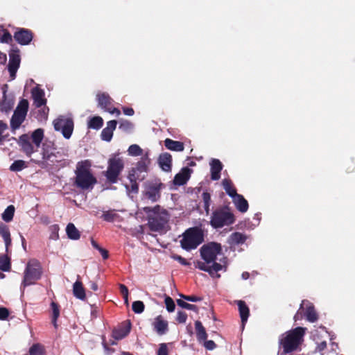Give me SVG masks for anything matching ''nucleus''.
Returning <instances> with one entry per match:
<instances>
[{
  "mask_svg": "<svg viewBox=\"0 0 355 355\" xmlns=\"http://www.w3.org/2000/svg\"><path fill=\"white\" fill-rule=\"evenodd\" d=\"M222 246L220 243L216 242H210L202 245L200 250V256L205 261H198L196 268L200 270L207 272L211 277L219 278L220 275L218 272L221 270L224 266L217 263V255L220 254Z\"/></svg>",
  "mask_w": 355,
  "mask_h": 355,
  "instance_id": "f257e3e1",
  "label": "nucleus"
},
{
  "mask_svg": "<svg viewBox=\"0 0 355 355\" xmlns=\"http://www.w3.org/2000/svg\"><path fill=\"white\" fill-rule=\"evenodd\" d=\"M8 129V125L6 123L0 120V143H2L6 140V136L3 135V133L6 130Z\"/></svg>",
  "mask_w": 355,
  "mask_h": 355,
  "instance_id": "3c124183",
  "label": "nucleus"
},
{
  "mask_svg": "<svg viewBox=\"0 0 355 355\" xmlns=\"http://www.w3.org/2000/svg\"><path fill=\"white\" fill-rule=\"evenodd\" d=\"M239 307V315L241 320L242 325L244 326L250 315V309L246 303L243 300L236 302Z\"/></svg>",
  "mask_w": 355,
  "mask_h": 355,
  "instance_id": "393cba45",
  "label": "nucleus"
},
{
  "mask_svg": "<svg viewBox=\"0 0 355 355\" xmlns=\"http://www.w3.org/2000/svg\"><path fill=\"white\" fill-rule=\"evenodd\" d=\"M43 273L41 263L36 259H30L26 263L21 285L24 287L34 284L40 279Z\"/></svg>",
  "mask_w": 355,
  "mask_h": 355,
  "instance_id": "39448f33",
  "label": "nucleus"
},
{
  "mask_svg": "<svg viewBox=\"0 0 355 355\" xmlns=\"http://www.w3.org/2000/svg\"><path fill=\"white\" fill-rule=\"evenodd\" d=\"M305 328L298 327L282 335L279 344L283 348V354L295 351L301 344L305 334Z\"/></svg>",
  "mask_w": 355,
  "mask_h": 355,
  "instance_id": "7ed1b4c3",
  "label": "nucleus"
},
{
  "mask_svg": "<svg viewBox=\"0 0 355 355\" xmlns=\"http://www.w3.org/2000/svg\"><path fill=\"white\" fill-rule=\"evenodd\" d=\"M203 342H204V347L207 350H213L216 347V343L211 340H205V341H203Z\"/></svg>",
  "mask_w": 355,
  "mask_h": 355,
  "instance_id": "bf43d9fd",
  "label": "nucleus"
},
{
  "mask_svg": "<svg viewBox=\"0 0 355 355\" xmlns=\"http://www.w3.org/2000/svg\"><path fill=\"white\" fill-rule=\"evenodd\" d=\"M9 311L6 307H0V320H6L9 316Z\"/></svg>",
  "mask_w": 355,
  "mask_h": 355,
  "instance_id": "13d9d810",
  "label": "nucleus"
},
{
  "mask_svg": "<svg viewBox=\"0 0 355 355\" xmlns=\"http://www.w3.org/2000/svg\"><path fill=\"white\" fill-rule=\"evenodd\" d=\"M204 241L203 231L198 227H191L183 234V238L180 241L181 247L187 251L196 249Z\"/></svg>",
  "mask_w": 355,
  "mask_h": 355,
  "instance_id": "423d86ee",
  "label": "nucleus"
},
{
  "mask_svg": "<svg viewBox=\"0 0 355 355\" xmlns=\"http://www.w3.org/2000/svg\"><path fill=\"white\" fill-rule=\"evenodd\" d=\"M128 179L130 185L125 184V187L128 193H138L139 184L137 181L141 182L145 179V176L137 177L133 173H128Z\"/></svg>",
  "mask_w": 355,
  "mask_h": 355,
  "instance_id": "dca6fc26",
  "label": "nucleus"
},
{
  "mask_svg": "<svg viewBox=\"0 0 355 355\" xmlns=\"http://www.w3.org/2000/svg\"><path fill=\"white\" fill-rule=\"evenodd\" d=\"M173 258L175 260L178 261L182 266H189L190 265L189 262L186 259H184V257H182L180 255L175 254V255H173Z\"/></svg>",
  "mask_w": 355,
  "mask_h": 355,
  "instance_id": "052dcab7",
  "label": "nucleus"
},
{
  "mask_svg": "<svg viewBox=\"0 0 355 355\" xmlns=\"http://www.w3.org/2000/svg\"><path fill=\"white\" fill-rule=\"evenodd\" d=\"M191 171L188 167L183 168L180 173L175 175L173 179L174 184L178 186L185 184L190 178Z\"/></svg>",
  "mask_w": 355,
  "mask_h": 355,
  "instance_id": "aec40b11",
  "label": "nucleus"
},
{
  "mask_svg": "<svg viewBox=\"0 0 355 355\" xmlns=\"http://www.w3.org/2000/svg\"><path fill=\"white\" fill-rule=\"evenodd\" d=\"M202 198L203 201V207L205 209V211L206 212V214L208 215L209 214V207L211 205V195L207 191H204L202 194Z\"/></svg>",
  "mask_w": 355,
  "mask_h": 355,
  "instance_id": "ea45409f",
  "label": "nucleus"
},
{
  "mask_svg": "<svg viewBox=\"0 0 355 355\" xmlns=\"http://www.w3.org/2000/svg\"><path fill=\"white\" fill-rule=\"evenodd\" d=\"M304 305L306 306V311L304 313L306 320L311 322H315V321H317L318 319V316L313 304H311L309 301L303 300L302 304H300V310L303 309Z\"/></svg>",
  "mask_w": 355,
  "mask_h": 355,
  "instance_id": "f3484780",
  "label": "nucleus"
},
{
  "mask_svg": "<svg viewBox=\"0 0 355 355\" xmlns=\"http://www.w3.org/2000/svg\"><path fill=\"white\" fill-rule=\"evenodd\" d=\"M211 179L218 180L220 178V172L223 169V164L218 159H212L210 162Z\"/></svg>",
  "mask_w": 355,
  "mask_h": 355,
  "instance_id": "5701e85b",
  "label": "nucleus"
},
{
  "mask_svg": "<svg viewBox=\"0 0 355 355\" xmlns=\"http://www.w3.org/2000/svg\"><path fill=\"white\" fill-rule=\"evenodd\" d=\"M45 353L44 347L39 344H33L29 349L30 355H44Z\"/></svg>",
  "mask_w": 355,
  "mask_h": 355,
  "instance_id": "37998d69",
  "label": "nucleus"
},
{
  "mask_svg": "<svg viewBox=\"0 0 355 355\" xmlns=\"http://www.w3.org/2000/svg\"><path fill=\"white\" fill-rule=\"evenodd\" d=\"M27 165L26 162L21 159L15 160L10 166V170L11 171L18 172L22 171L24 168H26Z\"/></svg>",
  "mask_w": 355,
  "mask_h": 355,
  "instance_id": "a19ab883",
  "label": "nucleus"
},
{
  "mask_svg": "<svg viewBox=\"0 0 355 355\" xmlns=\"http://www.w3.org/2000/svg\"><path fill=\"white\" fill-rule=\"evenodd\" d=\"M91 166V162L88 159L77 163L74 184L78 188L87 190L92 189L96 184L97 180L92 173Z\"/></svg>",
  "mask_w": 355,
  "mask_h": 355,
  "instance_id": "f03ea898",
  "label": "nucleus"
},
{
  "mask_svg": "<svg viewBox=\"0 0 355 355\" xmlns=\"http://www.w3.org/2000/svg\"><path fill=\"white\" fill-rule=\"evenodd\" d=\"M20 56L18 52L11 53L10 54V60L8 65V69H18L20 65Z\"/></svg>",
  "mask_w": 355,
  "mask_h": 355,
  "instance_id": "f704fd0d",
  "label": "nucleus"
},
{
  "mask_svg": "<svg viewBox=\"0 0 355 355\" xmlns=\"http://www.w3.org/2000/svg\"><path fill=\"white\" fill-rule=\"evenodd\" d=\"M10 269V258L8 255L0 256V270L4 272H8Z\"/></svg>",
  "mask_w": 355,
  "mask_h": 355,
  "instance_id": "e433bc0d",
  "label": "nucleus"
},
{
  "mask_svg": "<svg viewBox=\"0 0 355 355\" xmlns=\"http://www.w3.org/2000/svg\"><path fill=\"white\" fill-rule=\"evenodd\" d=\"M154 330L159 335L165 334L168 330V322L164 320L163 317L159 315L155 318V321L153 324Z\"/></svg>",
  "mask_w": 355,
  "mask_h": 355,
  "instance_id": "6ab92c4d",
  "label": "nucleus"
},
{
  "mask_svg": "<svg viewBox=\"0 0 355 355\" xmlns=\"http://www.w3.org/2000/svg\"><path fill=\"white\" fill-rule=\"evenodd\" d=\"M51 307L52 309V323L55 328H57V320L60 316V306L58 303L52 302Z\"/></svg>",
  "mask_w": 355,
  "mask_h": 355,
  "instance_id": "4c0bfd02",
  "label": "nucleus"
},
{
  "mask_svg": "<svg viewBox=\"0 0 355 355\" xmlns=\"http://www.w3.org/2000/svg\"><path fill=\"white\" fill-rule=\"evenodd\" d=\"M165 187V185L159 180H156L148 183L146 186L144 196L152 202H155L161 198V190Z\"/></svg>",
  "mask_w": 355,
  "mask_h": 355,
  "instance_id": "9b49d317",
  "label": "nucleus"
},
{
  "mask_svg": "<svg viewBox=\"0 0 355 355\" xmlns=\"http://www.w3.org/2000/svg\"><path fill=\"white\" fill-rule=\"evenodd\" d=\"M233 201L235 204L236 209L239 211H241V213H245L248 211V202L242 195L238 194L236 197L233 198Z\"/></svg>",
  "mask_w": 355,
  "mask_h": 355,
  "instance_id": "cd10ccee",
  "label": "nucleus"
},
{
  "mask_svg": "<svg viewBox=\"0 0 355 355\" xmlns=\"http://www.w3.org/2000/svg\"><path fill=\"white\" fill-rule=\"evenodd\" d=\"M119 289H120V292L123 296L128 295V289L127 286H125L124 284H119Z\"/></svg>",
  "mask_w": 355,
  "mask_h": 355,
  "instance_id": "338daca9",
  "label": "nucleus"
},
{
  "mask_svg": "<svg viewBox=\"0 0 355 355\" xmlns=\"http://www.w3.org/2000/svg\"><path fill=\"white\" fill-rule=\"evenodd\" d=\"M73 121L71 118L60 116L53 121L54 129L61 131L65 139H69L73 130Z\"/></svg>",
  "mask_w": 355,
  "mask_h": 355,
  "instance_id": "9d476101",
  "label": "nucleus"
},
{
  "mask_svg": "<svg viewBox=\"0 0 355 355\" xmlns=\"http://www.w3.org/2000/svg\"><path fill=\"white\" fill-rule=\"evenodd\" d=\"M133 123L128 120H121L119 128L124 132H129L133 128Z\"/></svg>",
  "mask_w": 355,
  "mask_h": 355,
  "instance_id": "de8ad7c7",
  "label": "nucleus"
},
{
  "mask_svg": "<svg viewBox=\"0 0 355 355\" xmlns=\"http://www.w3.org/2000/svg\"><path fill=\"white\" fill-rule=\"evenodd\" d=\"M144 211L148 215L149 214H151V215H154V214H161V212L160 210H161V207L159 205H156L154 207H144Z\"/></svg>",
  "mask_w": 355,
  "mask_h": 355,
  "instance_id": "09e8293b",
  "label": "nucleus"
},
{
  "mask_svg": "<svg viewBox=\"0 0 355 355\" xmlns=\"http://www.w3.org/2000/svg\"><path fill=\"white\" fill-rule=\"evenodd\" d=\"M98 251L101 253V256H102L103 259H108V257H109V252H108V251L107 250H105V249H104L103 248H101Z\"/></svg>",
  "mask_w": 355,
  "mask_h": 355,
  "instance_id": "774afa93",
  "label": "nucleus"
},
{
  "mask_svg": "<svg viewBox=\"0 0 355 355\" xmlns=\"http://www.w3.org/2000/svg\"><path fill=\"white\" fill-rule=\"evenodd\" d=\"M157 355H168L167 344L161 343L157 350Z\"/></svg>",
  "mask_w": 355,
  "mask_h": 355,
  "instance_id": "6e6d98bb",
  "label": "nucleus"
},
{
  "mask_svg": "<svg viewBox=\"0 0 355 355\" xmlns=\"http://www.w3.org/2000/svg\"><path fill=\"white\" fill-rule=\"evenodd\" d=\"M130 331V323L129 325L125 327L114 329L112 331V337L115 340H121L128 335Z\"/></svg>",
  "mask_w": 355,
  "mask_h": 355,
  "instance_id": "2f4dec72",
  "label": "nucleus"
},
{
  "mask_svg": "<svg viewBox=\"0 0 355 355\" xmlns=\"http://www.w3.org/2000/svg\"><path fill=\"white\" fill-rule=\"evenodd\" d=\"M3 239L5 242L6 252L7 253H8L9 247L11 245V242H12L11 237H10V233L9 234L6 235V236L3 237Z\"/></svg>",
  "mask_w": 355,
  "mask_h": 355,
  "instance_id": "680f3d73",
  "label": "nucleus"
},
{
  "mask_svg": "<svg viewBox=\"0 0 355 355\" xmlns=\"http://www.w3.org/2000/svg\"><path fill=\"white\" fill-rule=\"evenodd\" d=\"M151 164V159L149 157L148 152H146L138 161L135 167H132L129 173H133L137 177L145 176L149 171V166Z\"/></svg>",
  "mask_w": 355,
  "mask_h": 355,
  "instance_id": "f8f14e48",
  "label": "nucleus"
},
{
  "mask_svg": "<svg viewBox=\"0 0 355 355\" xmlns=\"http://www.w3.org/2000/svg\"><path fill=\"white\" fill-rule=\"evenodd\" d=\"M103 125V120L99 116H93L88 121L87 126L89 128L99 130Z\"/></svg>",
  "mask_w": 355,
  "mask_h": 355,
  "instance_id": "c9c22d12",
  "label": "nucleus"
},
{
  "mask_svg": "<svg viewBox=\"0 0 355 355\" xmlns=\"http://www.w3.org/2000/svg\"><path fill=\"white\" fill-rule=\"evenodd\" d=\"M195 328L196 331V337L200 343L205 341V340H207V334L200 321L197 320L195 322Z\"/></svg>",
  "mask_w": 355,
  "mask_h": 355,
  "instance_id": "c85d7f7f",
  "label": "nucleus"
},
{
  "mask_svg": "<svg viewBox=\"0 0 355 355\" xmlns=\"http://www.w3.org/2000/svg\"><path fill=\"white\" fill-rule=\"evenodd\" d=\"M164 146L167 149L177 152L183 151L184 149L183 142L175 141L169 138L165 139Z\"/></svg>",
  "mask_w": 355,
  "mask_h": 355,
  "instance_id": "bb28decb",
  "label": "nucleus"
},
{
  "mask_svg": "<svg viewBox=\"0 0 355 355\" xmlns=\"http://www.w3.org/2000/svg\"><path fill=\"white\" fill-rule=\"evenodd\" d=\"M96 99L98 101V106L105 111L110 114H115L116 116H119L121 114V111L118 108L114 107L112 104L113 100L108 94L99 93L96 95Z\"/></svg>",
  "mask_w": 355,
  "mask_h": 355,
  "instance_id": "ddd939ff",
  "label": "nucleus"
},
{
  "mask_svg": "<svg viewBox=\"0 0 355 355\" xmlns=\"http://www.w3.org/2000/svg\"><path fill=\"white\" fill-rule=\"evenodd\" d=\"M12 40V35L8 31H6L0 38V42L2 43L9 44Z\"/></svg>",
  "mask_w": 355,
  "mask_h": 355,
  "instance_id": "864d4df0",
  "label": "nucleus"
},
{
  "mask_svg": "<svg viewBox=\"0 0 355 355\" xmlns=\"http://www.w3.org/2000/svg\"><path fill=\"white\" fill-rule=\"evenodd\" d=\"M32 97L33 103L36 107H41L46 103V99L44 97V92L38 87H35L32 89Z\"/></svg>",
  "mask_w": 355,
  "mask_h": 355,
  "instance_id": "a211bd4d",
  "label": "nucleus"
},
{
  "mask_svg": "<svg viewBox=\"0 0 355 355\" xmlns=\"http://www.w3.org/2000/svg\"><path fill=\"white\" fill-rule=\"evenodd\" d=\"M180 297L187 301L193 302H200L202 300L201 297H198L196 295H185L183 294H180Z\"/></svg>",
  "mask_w": 355,
  "mask_h": 355,
  "instance_id": "5fc2aeb1",
  "label": "nucleus"
},
{
  "mask_svg": "<svg viewBox=\"0 0 355 355\" xmlns=\"http://www.w3.org/2000/svg\"><path fill=\"white\" fill-rule=\"evenodd\" d=\"M148 225L153 232L162 230L168 220V214L166 210L163 209L161 214L148 215Z\"/></svg>",
  "mask_w": 355,
  "mask_h": 355,
  "instance_id": "1a4fd4ad",
  "label": "nucleus"
},
{
  "mask_svg": "<svg viewBox=\"0 0 355 355\" xmlns=\"http://www.w3.org/2000/svg\"><path fill=\"white\" fill-rule=\"evenodd\" d=\"M164 303L166 305V308L168 312H173L175 311V304L173 300L171 297L166 296Z\"/></svg>",
  "mask_w": 355,
  "mask_h": 355,
  "instance_id": "8fccbe9b",
  "label": "nucleus"
},
{
  "mask_svg": "<svg viewBox=\"0 0 355 355\" xmlns=\"http://www.w3.org/2000/svg\"><path fill=\"white\" fill-rule=\"evenodd\" d=\"M17 143L26 156L31 157L35 152L34 147L31 143L30 137L27 134L21 135L19 137Z\"/></svg>",
  "mask_w": 355,
  "mask_h": 355,
  "instance_id": "2eb2a0df",
  "label": "nucleus"
},
{
  "mask_svg": "<svg viewBox=\"0 0 355 355\" xmlns=\"http://www.w3.org/2000/svg\"><path fill=\"white\" fill-rule=\"evenodd\" d=\"M33 38V32L26 28H19L14 33V39L21 45H28Z\"/></svg>",
  "mask_w": 355,
  "mask_h": 355,
  "instance_id": "4468645a",
  "label": "nucleus"
},
{
  "mask_svg": "<svg viewBox=\"0 0 355 355\" xmlns=\"http://www.w3.org/2000/svg\"><path fill=\"white\" fill-rule=\"evenodd\" d=\"M158 164L159 167L166 172L171 171L172 168V156L168 153H164L159 155L158 158Z\"/></svg>",
  "mask_w": 355,
  "mask_h": 355,
  "instance_id": "4be33fe9",
  "label": "nucleus"
},
{
  "mask_svg": "<svg viewBox=\"0 0 355 355\" xmlns=\"http://www.w3.org/2000/svg\"><path fill=\"white\" fill-rule=\"evenodd\" d=\"M28 101L26 99H21L10 119V127L12 130H15L19 128L21 123L24 121L27 112L28 111Z\"/></svg>",
  "mask_w": 355,
  "mask_h": 355,
  "instance_id": "6e6552de",
  "label": "nucleus"
},
{
  "mask_svg": "<svg viewBox=\"0 0 355 355\" xmlns=\"http://www.w3.org/2000/svg\"><path fill=\"white\" fill-rule=\"evenodd\" d=\"M123 112L124 114L128 116H132L135 114V111L132 107H123Z\"/></svg>",
  "mask_w": 355,
  "mask_h": 355,
  "instance_id": "69168bd1",
  "label": "nucleus"
},
{
  "mask_svg": "<svg viewBox=\"0 0 355 355\" xmlns=\"http://www.w3.org/2000/svg\"><path fill=\"white\" fill-rule=\"evenodd\" d=\"M10 234V230L8 227L4 223L0 222V235L2 237L6 236V235Z\"/></svg>",
  "mask_w": 355,
  "mask_h": 355,
  "instance_id": "4d7b16f0",
  "label": "nucleus"
},
{
  "mask_svg": "<svg viewBox=\"0 0 355 355\" xmlns=\"http://www.w3.org/2000/svg\"><path fill=\"white\" fill-rule=\"evenodd\" d=\"M52 231V235L51 236V239H58V230L59 226L58 225H53L51 227Z\"/></svg>",
  "mask_w": 355,
  "mask_h": 355,
  "instance_id": "e2e57ef3",
  "label": "nucleus"
},
{
  "mask_svg": "<svg viewBox=\"0 0 355 355\" xmlns=\"http://www.w3.org/2000/svg\"><path fill=\"white\" fill-rule=\"evenodd\" d=\"M8 87L7 85H4L3 87V100L0 104V110L2 112H8L10 111L14 105V100L13 99H8L6 96V88Z\"/></svg>",
  "mask_w": 355,
  "mask_h": 355,
  "instance_id": "b1692460",
  "label": "nucleus"
},
{
  "mask_svg": "<svg viewBox=\"0 0 355 355\" xmlns=\"http://www.w3.org/2000/svg\"><path fill=\"white\" fill-rule=\"evenodd\" d=\"M119 216L114 211V210H109L103 211L101 218L107 222H114Z\"/></svg>",
  "mask_w": 355,
  "mask_h": 355,
  "instance_id": "79ce46f5",
  "label": "nucleus"
},
{
  "mask_svg": "<svg viewBox=\"0 0 355 355\" xmlns=\"http://www.w3.org/2000/svg\"><path fill=\"white\" fill-rule=\"evenodd\" d=\"M15 209L13 205L8 206L1 215L2 219L7 223L11 221L15 214Z\"/></svg>",
  "mask_w": 355,
  "mask_h": 355,
  "instance_id": "58836bf2",
  "label": "nucleus"
},
{
  "mask_svg": "<svg viewBox=\"0 0 355 355\" xmlns=\"http://www.w3.org/2000/svg\"><path fill=\"white\" fill-rule=\"evenodd\" d=\"M326 348H327V342L322 341L321 343L318 344L315 350L317 352H321Z\"/></svg>",
  "mask_w": 355,
  "mask_h": 355,
  "instance_id": "0e129e2a",
  "label": "nucleus"
},
{
  "mask_svg": "<svg viewBox=\"0 0 355 355\" xmlns=\"http://www.w3.org/2000/svg\"><path fill=\"white\" fill-rule=\"evenodd\" d=\"M73 293L76 297L80 300L85 298V291L81 282L76 281L73 286Z\"/></svg>",
  "mask_w": 355,
  "mask_h": 355,
  "instance_id": "7c9ffc66",
  "label": "nucleus"
},
{
  "mask_svg": "<svg viewBox=\"0 0 355 355\" xmlns=\"http://www.w3.org/2000/svg\"><path fill=\"white\" fill-rule=\"evenodd\" d=\"M177 304L183 309L191 310L196 313L198 311V308L196 305L189 304L181 299L177 300Z\"/></svg>",
  "mask_w": 355,
  "mask_h": 355,
  "instance_id": "a18cd8bd",
  "label": "nucleus"
},
{
  "mask_svg": "<svg viewBox=\"0 0 355 355\" xmlns=\"http://www.w3.org/2000/svg\"><path fill=\"white\" fill-rule=\"evenodd\" d=\"M117 125L116 120H111L107 123V126L103 129L101 137L102 140L105 141H110L113 137V132Z\"/></svg>",
  "mask_w": 355,
  "mask_h": 355,
  "instance_id": "412c9836",
  "label": "nucleus"
},
{
  "mask_svg": "<svg viewBox=\"0 0 355 355\" xmlns=\"http://www.w3.org/2000/svg\"><path fill=\"white\" fill-rule=\"evenodd\" d=\"M67 236L72 240H78L80 237V233L74 224L69 223L66 227Z\"/></svg>",
  "mask_w": 355,
  "mask_h": 355,
  "instance_id": "473e14b6",
  "label": "nucleus"
},
{
  "mask_svg": "<svg viewBox=\"0 0 355 355\" xmlns=\"http://www.w3.org/2000/svg\"><path fill=\"white\" fill-rule=\"evenodd\" d=\"M247 240V236L243 233L236 232L232 233L228 239V243L231 245L243 244Z\"/></svg>",
  "mask_w": 355,
  "mask_h": 355,
  "instance_id": "a878e982",
  "label": "nucleus"
},
{
  "mask_svg": "<svg viewBox=\"0 0 355 355\" xmlns=\"http://www.w3.org/2000/svg\"><path fill=\"white\" fill-rule=\"evenodd\" d=\"M44 138V130L37 128L31 135V139L37 148H39Z\"/></svg>",
  "mask_w": 355,
  "mask_h": 355,
  "instance_id": "72a5a7b5",
  "label": "nucleus"
},
{
  "mask_svg": "<svg viewBox=\"0 0 355 355\" xmlns=\"http://www.w3.org/2000/svg\"><path fill=\"white\" fill-rule=\"evenodd\" d=\"M187 320V314L184 311H179L177 313L176 320L179 323H185Z\"/></svg>",
  "mask_w": 355,
  "mask_h": 355,
  "instance_id": "603ef678",
  "label": "nucleus"
},
{
  "mask_svg": "<svg viewBox=\"0 0 355 355\" xmlns=\"http://www.w3.org/2000/svg\"><path fill=\"white\" fill-rule=\"evenodd\" d=\"M128 154L131 156H139L143 155V150L137 144L130 145L128 150Z\"/></svg>",
  "mask_w": 355,
  "mask_h": 355,
  "instance_id": "c03bdc74",
  "label": "nucleus"
},
{
  "mask_svg": "<svg viewBox=\"0 0 355 355\" xmlns=\"http://www.w3.org/2000/svg\"><path fill=\"white\" fill-rule=\"evenodd\" d=\"M123 168L124 162L122 158L119 157L110 158L107 162V171L104 173L107 181L110 184L116 183Z\"/></svg>",
  "mask_w": 355,
  "mask_h": 355,
  "instance_id": "0eeeda50",
  "label": "nucleus"
},
{
  "mask_svg": "<svg viewBox=\"0 0 355 355\" xmlns=\"http://www.w3.org/2000/svg\"><path fill=\"white\" fill-rule=\"evenodd\" d=\"M234 222V214L228 207L225 206L218 208L212 212L210 225L212 227L218 229L224 226H229Z\"/></svg>",
  "mask_w": 355,
  "mask_h": 355,
  "instance_id": "20e7f679",
  "label": "nucleus"
},
{
  "mask_svg": "<svg viewBox=\"0 0 355 355\" xmlns=\"http://www.w3.org/2000/svg\"><path fill=\"white\" fill-rule=\"evenodd\" d=\"M222 185L227 194L229 195L232 198H234L239 194L237 193L236 189L234 187L231 180L224 179L222 182Z\"/></svg>",
  "mask_w": 355,
  "mask_h": 355,
  "instance_id": "c756f323",
  "label": "nucleus"
},
{
  "mask_svg": "<svg viewBox=\"0 0 355 355\" xmlns=\"http://www.w3.org/2000/svg\"><path fill=\"white\" fill-rule=\"evenodd\" d=\"M145 305L142 301H135L132 304V311L135 313H141L144 311Z\"/></svg>",
  "mask_w": 355,
  "mask_h": 355,
  "instance_id": "49530a36",
  "label": "nucleus"
}]
</instances>
